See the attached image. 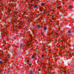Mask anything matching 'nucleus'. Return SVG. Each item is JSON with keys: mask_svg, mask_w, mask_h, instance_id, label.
Here are the masks:
<instances>
[{"mask_svg": "<svg viewBox=\"0 0 74 74\" xmlns=\"http://www.w3.org/2000/svg\"><path fill=\"white\" fill-rule=\"evenodd\" d=\"M71 33V31L70 30H68V34H70V33Z\"/></svg>", "mask_w": 74, "mask_h": 74, "instance_id": "nucleus-1", "label": "nucleus"}, {"mask_svg": "<svg viewBox=\"0 0 74 74\" xmlns=\"http://www.w3.org/2000/svg\"><path fill=\"white\" fill-rule=\"evenodd\" d=\"M32 62H31V61H29V66H31V64H32Z\"/></svg>", "mask_w": 74, "mask_h": 74, "instance_id": "nucleus-2", "label": "nucleus"}, {"mask_svg": "<svg viewBox=\"0 0 74 74\" xmlns=\"http://www.w3.org/2000/svg\"><path fill=\"white\" fill-rule=\"evenodd\" d=\"M38 6L37 5H34V8H37V7Z\"/></svg>", "mask_w": 74, "mask_h": 74, "instance_id": "nucleus-3", "label": "nucleus"}, {"mask_svg": "<svg viewBox=\"0 0 74 74\" xmlns=\"http://www.w3.org/2000/svg\"><path fill=\"white\" fill-rule=\"evenodd\" d=\"M44 29H45V30H47V27L46 26H45L44 27Z\"/></svg>", "mask_w": 74, "mask_h": 74, "instance_id": "nucleus-4", "label": "nucleus"}, {"mask_svg": "<svg viewBox=\"0 0 74 74\" xmlns=\"http://www.w3.org/2000/svg\"><path fill=\"white\" fill-rule=\"evenodd\" d=\"M0 64H3V61H0Z\"/></svg>", "mask_w": 74, "mask_h": 74, "instance_id": "nucleus-5", "label": "nucleus"}, {"mask_svg": "<svg viewBox=\"0 0 74 74\" xmlns=\"http://www.w3.org/2000/svg\"><path fill=\"white\" fill-rule=\"evenodd\" d=\"M44 3H42L40 4L42 6V5H44Z\"/></svg>", "mask_w": 74, "mask_h": 74, "instance_id": "nucleus-6", "label": "nucleus"}, {"mask_svg": "<svg viewBox=\"0 0 74 74\" xmlns=\"http://www.w3.org/2000/svg\"><path fill=\"white\" fill-rule=\"evenodd\" d=\"M71 7H72V6H71V5H70L69 6V8L70 9H71Z\"/></svg>", "mask_w": 74, "mask_h": 74, "instance_id": "nucleus-7", "label": "nucleus"}, {"mask_svg": "<svg viewBox=\"0 0 74 74\" xmlns=\"http://www.w3.org/2000/svg\"><path fill=\"white\" fill-rule=\"evenodd\" d=\"M32 73H33V71H31L29 72V74H32Z\"/></svg>", "mask_w": 74, "mask_h": 74, "instance_id": "nucleus-8", "label": "nucleus"}, {"mask_svg": "<svg viewBox=\"0 0 74 74\" xmlns=\"http://www.w3.org/2000/svg\"><path fill=\"white\" fill-rule=\"evenodd\" d=\"M34 58V56L33 55V56H32V59H33V58Z\"/></svg>", "mask_w": 74, "mask_h": 74, "instance_id": "nucleus-9", "label": "nucleus"}, {"mask_svg": "<svg viewBox=\"0 0 74 74\" xmlns=\"http://www.w3.org/2000/svg\"><path fill=\"white\" fill-rule=\"evenodd\" d=\"M40 26H41L37 25V27H38V28H40Z\"/></svg>", "mask_w": 74, "mask_h": 74, "instance_id": "nucleus-10", "label": "nucleus"}, {"mask_svg": "<svg viewBox=\"0 0 74 74\" xmlns=\"http://www.w3.org/2000/svg\"><path fill=\"white\" fill-rule=\"evenodd\" d=\"M22 44H23L22 43L20 44V48L22 47Z\"/></svg>", "mask_w": 74, "mask_h": 74, "instance_id": "nucleus-11", "label": "nucleus"}, {"mask_svg": "<svg viewBox=\"0 0 74 74\" xmlns=\"http://www.w3.org/2000/svg\"><path fill=\"white\" fill-rule=\"evenodd\" d=\"M8 12H11V10H10L9 11H8Z\"/></svg>", "mask_w": 74, "mask_h": 74, "instance_id": "nucleus-12", "label": "nucleus"}, {"mask_svg": "<svg viewBox=\"0 0 74 74\" xmlns=\"http://www.w3.org/2000/svg\"><path fill=\"white\" fill-rule=\"evenodd\" d=\"M42 36H43V35H44V33L43 32H42L41 33Z\"/></svg>", "mask_w": 74, "mask_h": 74, "instance_id": "nucleus-13", "label": "nucleus"}, {"mask_svg": "<svg viewBox=\"0 0 74 74\" xmlns=\"http://www.w3.org/2000/svg\"><path fill=\"white\" fill-rule=\"evenodd\" d=\"M12 64H10V67H11V66H12Z\"/></svg>", "mask_w": 74, "mask_h": 74, "instance_id": "nucleus-14", "label": "nucleus"}, {"mask_svg": "<svg viewBox=\"0 0 74 74\" xmlns=\"http://www.w3.org/2000/svg\"><path fill=\"white\" fill-rule=\"evenodd\" d=\"M38 71H41V69H38Z\"/></svg>", "mask_w": 74, "mask_h": 74, "instance_id": "nucleus-15", "label": "nucleus"}, {"mask_svg": "<svg viewBox=\"0 0 74 74\" xmlns=\"http://www.w3.org/2000/svg\"><path fill=\"white\" fill-rule=\"evenodd\" d=\"M49 34L50 35H51H51H53L52 33H51V34L49 33Z\"/></svg>", "mask_w": 74, "mask_h": 74, "instance_id": "nucleus-16", "label": "nucleus"}, {"mask_svg": "<svg viewBox=\"0 0 74 74\" xmlns=\"http://www.w3.org/2000/svg\"><path fill=\"white\" fill-rule=\"evenodd\" d=\"M72 34L73 35H74V33H73V32L72 33Z\"/></svg>", "mask_w": 74, "mask_h": 74, "instance_id": "nucleus-17", "label": "nucleus"}, {"mask_svg": "<svg viewBox=\"0 0 74 74\" xmlns=\"http://www.w3.org/2000/svg\"><path fill=\"white\" fill-rule=\"evenodd\" d=\"M7 72H8V73H9L10 72V71H9L8 70H7Z\"/></svg>", "mask_w": 74, "mask_h": 74, "instance_id": "nucleus-18", "label": "nucleus"}, {"mask_svg": "<svg viewBox=\"0 0 74 74\" xmlns=\"http://www.w3.org/2000/svg\"><path fill=\"white\" fill-rule=\"evenodd\" d=\"M31 49H33V47H31Z\"/></svg>", "mask_w": 74, "mask_h": 74, "instance_id": "nucleus-19", "label": "nucleus"}, {"mask_svg": "<svg viewBox=\"0 0 74 74\" xmlns=\"http://www.w3.org/2000/svg\"><path fill=\"white\" fill-rule=\"evenodd\" d=\"M24 45H25V46H27V45H26L25 44H24Z\"/></svg>", "mask_w": 74, "mask_h": 74, "instance_id": "nucleus-20", "label": "nucleus"}, {"mask_svg": "<svg viewBox=\"0 0 74 74\" xmlns=\"http://www.w3.org/2000/svg\"><path fill=\"white\" fill-rule=\"evenodd\" d=\"M38 61H40V59H39V58L38 59Z\"/></svg>", "mask_w": 74, "mask_h": 74, "instance_id": "nucleus-21", "label": "nucleus"}, {"mask_svg": "<svg viewBox=\"0 0 74 74\" xmlns=\"http://www.w3.org/2000/svg\"><path fill=\"white\" fill-rule=\"evenodd\" d=\"M36 51H37V49H35Z\"/></svg>", "mask_w": 74, "mask_h": 74, "instance_id": "nucleus-22", "label": "nucleus"}, {"mask_svg": "<svg viewBox=\"0 0 74 74\" xmlns=\"http://www.w3.org/2000/svg\"><path fill=\"white\" fill-rule=\"evenodd\" d=\"M27 61L28 62H29V60H27Z\"/></svg>", "mask_w": 74, "mask_h": 74, "instance_id": "nucleus-23", "label": "nucleus"}, {"mask_svg": "<svg viewBox=\"0 0 74 74\" xmlns=\"http://www.w3.org/2000/svg\"><path fill=\"white\" fill-rule=\"evenodd\" d=\"M51 71V70H50V71H49V72H50V71Z\"/></svg>", "mask_w": 74, "mask_h": 74, "instance_id": "nucleus-24", "label": "nucleus"}, {"mask_svg": "<svg viewBox=\"0 0 74 74\" xmlns=\"http://www.w3.org/2000/svg\"><path fill=\"white\" fill-rule=\"evenodd\" d=\"M32 6H33V5H31V6L32 7Z\"/></svg>", "mask_w": 74, "mask_h": 74, "instance_id": "nucleus-25", "label": "nucleus"}, {"mask_svg": "<svg viewBox=\"0 0 74 74\" xmlns=\"http://www.w3.org/2000/svg\"><path fill=\"white\" fill-rule=\"evenodd\" d=\"M58 8H60V7H58Z\"/></svg>", "mask_w": 74, "mask_h": 74, "instance_id": "nucleus-26", "label": "nucleus"}, {"mask_svg": "<svg viewBox=\"0 0 74 74\" xmlns=\"http://www.w3.org/2000/svg\"><path fill=\"white\" fill-rule=\"evenodd\" d=\"M56 35H57V34H56L55 35V36H56Z\"/></svg>", "mask_w": 74, "mask_h": 74, "instance_id": "nucleus-27", "label": "nucleus"}, {"mask_svg": "<svg viewBox=\"0 0 74 74\" xmlns=\"http://www.w3.org/2000/svg\"><path fill=\"white\" fill-rule=\"evenodd\" d=\"M32 41V40L31 41H29V42H31Z\"/></svg>", "mask_w": 74, "mask_h": 74, "instance_id": "nucleus-28", "label": "nucleus"}, {"mask_svg": "<svg viewBox=\"0 0 74 74\" xmlns=\"http://www.w3.org/2000/svg\"><path fill=\"white\" fill-rule=\"evenodd\" d=\"M28 45H30V44H28Z\"/></svg>", "mask_w": 74, "mask_h": 74, "instance_id": "nucleus-29", "label": "nucleus"}, {"mask_svg": "<svg viewBox=\"0 0 74 74\" xmlns=\"http://www.w3.org/2000/svg\"><path fill=\"white\" fill-rule=\"evenodd\" d=\"M38 74H40V73H38Z\"/></svg>", "mask_w": 74, "mask_h": 74, "instance_id": "nucleus-30", "label": "nucleus"}, {"mask_svg": "<svg viewBox=\"0 0 74 74\" xmlns=\"http://www.w3.org/2000/svg\"><path fill=\"white\" fill-rule=\"evenodd\" d=\"M53 32H52V34H53Z\"/></svg>", "mask_w": 74, "mask_h": 74, "instance_id": "nucleus-31", "label": "nucleus"}, {"mask_svg": "<svg viewBox=\"0 0 74 74\" xmlns=\"http://www.w3.org/2000/svg\"><path fill=\"white\" fill-rule=\"evenodd\" d=\"M71 53H72V54H73V52H72Z\"/></svg>", "mask_w": 74, "mask_h": 74, "instance_id": "nucleus-32", "label": "nucleus"}, {"mask_svg": "<svg viewBox=\"0 0 74 74\" xmlns=\"http://www.w3.org/2000/svg\"><path fill=\"white\" fill-rule=\"evenodd\" d=\"M44 56H42V57H43Z\"/></svg>", "mask_w": 74, "mask_h": 74, "instance_id": "nucleus-33", "label": "nucleus"}, {"mask_svg": "<svg viewBox=\"0 0 74 74\" xmlns=\"http://www.w3.org/2000/svg\"><path fill=\"white\" fill-rule=\"evenodd\" d=\"M66 56H67V55H66Z\"/></svg>", "mask_w": 74, "mask_h": 74, "instance_id": "nucleus-34", "label": "nucleus"}, {"mask_svg": "<svg viewBox=\"0 0 74 74\" xmlns=\"http://www.w3.org/2000/svg\"><path fill=\"white\" fill-rule=\"evenodd\" d=\"M0 71H1V70H0Z\"/></svg>", "mask_w": 74, "mask_h": 74, "instance_id": "nucleus-35", "label": "nucleus"}, {"mask_svg": "<svg viewBox=\"0 0 74 74\" xmlns=\"http://www.w3.org/2000/svg\"><path fill=\"white\" fill-rule=\"evenodd\" d=\"M28 4H29V3H28Z\"/></svg>", "mask_w": 74, "mask_h": 74, "instance_id": "nucleus-36", "label": "nucleus"}, {"mask_svg": "<svg viewBox=\"0 0 74 74\" xmlns=\"http://www.w3.org/2000/svg\"><path fill=\"white\" fill-rule=\"evenodd\" d=\"M29 60H31V59H29Z\"/></svg>", "mask_w": 74, "mask_h": 74, "instance_id": "nucleus-37", "label": "nucleus"}, {"mask_svg": "<svg viewBox=\"0 0 74 74\" xmlns=\"http://www.w3.org/2000/svg\"><path fill=\"white\" fill-rule=\"evenodd\" d=\"M41 11H42V10H41Z\"/></svg>", "mask_w": 74, "mask_h": 74, "instance_id": "nucleus-38", "label": "nucleus"}, {"mask_svg": "<svg viewBox=\"0 0 74 74\" xmlns=\"http://www.w3.org/2000/svg\"><path fill=\"white\" fill-rule=\"evenodd\" d=\"M3 4H4V3H3Z\"/></svg>", "mask_w": 74, "mask_h": 74, "instance_id": "nucleus-39", "label": "nucleus"}, {"mask_svg": "<svg viewBox=\"0 0 74 74\" xmlns=\"http://www.w3.org/2000/svg\"><path fill=\"white\" fill-rule=\"evenodd\" d=\"M52 19H53V18H52Z\"/></svg>", "mask_w": 74, "mask_h": 74, "instance_id": "nucleus-40", "label": "nucleus"}, {"mask_svg": "<svg viewBox=\"0 0 74 74\" xmlns=\"http://www.w3.org/2000/svg\"><path fill=\"white\" fill-rule=\"evenodd\" d=\"M69 56H70V55H69Z\"/></svg>", "mask_w": 74, "mask_h": 74, "instance_id": "nucleus-41", "label": "nucleus"}, {"mask_svg": "<svg viewBox=\"0 0 74 74\" xmlns=\"http://www.w3.org/2000/svg\"><path fill=\"white\" fill-rule=\"evenodd\" d=\"M52 16V17L53 16Z\"/></svg>", "mask_w": 74, "mask_h": 74, "instance_id": "nucleus-42", "label": "nucleus"}, {"mask_svg": "<svg viewBox=\"0 0 74 74\" xmlns=\"http://www.w3.org/2000/svg\"><path fill=\"white\" fill-rule=\"evenodd\" d=\"M63 36V35H62V36Z\"/></svg>", "mask_w": 74, "mask_h": 74, "instance_id": "nucleus-43", "label": "nucleus"}]
</instances>
